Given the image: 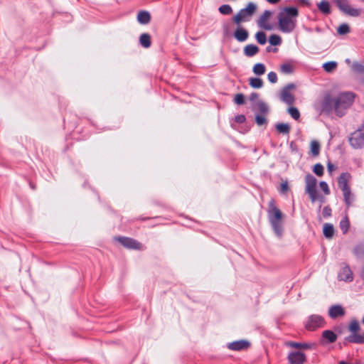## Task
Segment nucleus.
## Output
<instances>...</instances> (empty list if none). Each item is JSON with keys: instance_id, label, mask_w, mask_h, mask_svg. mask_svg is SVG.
Here are the masks:
<instances>
[{"instance_id": "1", "label": "nucleus", "mask_w": 364, "mask_h": 364, "mask_svg": "<svg viewBox=\"0 0 364 364\" xmlns=\"http://www.w3.org/2000/svg\"><path fill=\"white\" fill-rule=\"evenodd\" d=\"M298 15L299 11L296 7H284L277 16L279 30L285 33H291L296 25V21L293 18H296Z\"/></svg>"}, {"instance_id": "2", "label": "nucleus", "mask_w": 364, "mask_h": 364, "mask_svg": "<svg viewBox=\"0 0 364 364\" xmlns=\"http://www.w3.org/2000/svg\"><path fill=\"white\" fill-rule=\"evenodd\" d=\"M267 217L275 235L281 237L284 231L282 223L283 213L280 209L275 205L274 199H271L268 203Z\"/></svg>"}, {"instance_id": "3", "label": "nucleus", "mask_w": 364, "mask_h": 364, "mask_svg": "<svg viewBox=\"0 0 364 364\" xmlns=\"http://www.w3.org/2000/svg\"><path fill=\"white\" fill-rule=\"evenodd\" d=\"M355 95L352 92L340 93L335 97V113L341 117L346 114V110L353 104Z\"/></svg>"}, {"instance_id": "4", "label": "nucleus", "mask_w": 364, "mask_h": 364, "mask_svg": "<svg viewBox=\"0 0 364 364\" xmlns=\"http://www.w3.org/2000/svg\"><path fill=\"white\" fill-rule=\"evenodd\" d=\"M257 9V4L253 2H249L245 8L238 11V12L232 18V21L236 26L242 23L248 22L251 20Z\"/></svg>"}, {"instance_id": "5", "label": "nucleus", "mask_w": 364, "mask_h": 364, "mask_svg": "<svg viewBox=\"0 0 364 364\" xmlns=\"http://www.w3.org/2000/svg\"><path fill=\"white\" fill-rule=\"evenodd\" d=\"M348 328L351 334L344 338V346H346L348 343L364 344V333L363 334L358 333L360 326L356 319H353L350 321Z\"/></svg>"}, {"instance_id": "6", "label": "nucleus", "mask_w": 364, "mask_h": 364, "mask_svg": "<svg viewBox=\"0 0 364 364\" xmlns=\"http://www.w3.org/2000/svg\"><path fill=\"white\" fill-rule=\"evenodd\" d=\"M114 240L119 242L124 247L128 250H142L143 245L138 240L126 236H115Z\"/></svg>"}, {"instance_id": "7", "label": "nucleus", "mask_w": 364, "mask_h": 364, "mask_svg": "<svg viewBox=\"0 0 364 364\" xmlns=\"http://www.w3.org/2000/svg\"><path fill=\"white\" fill-rule=\"evenodd\" d=\"M326 321L323 316L318 314H311L307 317L304 323L306 330L314 331L319 328L324 327Z\"/></svg>"}, {"instance_id": "8", "label": "nucleus", "mask_w": 364, "mask_h": 364, "mask_svg": "<svg viewBox=\"0 0 364 364\" xmlns=\"http://www.w3.org/2000/svg\"><path fill=\"white\" fill-rule=\"evenodd\" d=\"M335 98L332 97L330 93H327L324 95L323 100L320 102L319 112L321 114H325L329 115L335 112Z\"/></svg>"}, {"instance_id": "9", "label": "nucleus", "mask_w": 364, "mask_h": 364, "mask_svg": "<svg viewBox=\"0 0 364 364\" xmlns=\"http://www.w3.org/2000/svg\"><path fill=\"white\" fill-rule=\"evenodd\" d=\"M333 2L341 12L348 16L358 17L360 15V10L351 7L348 0H333Z\"/></svg>"}, {"instance_id": "10", "label": "nucleus", "mask_w": 364, "mask_h": 364, "mask_svg": "<svg viewBox=\"0 0 364 364\" xmlns=\"http://www.w3.org/2000/svg\"><path fill=\"white\" fill-rule=\"evenodd\" d=\"M350 146L355 149L364 147V125L350 134L348 139Z\"/></svg>"}, {"instance_id": "11", "label": "nucleus", "mask_w": 364, "mask_h": 364, "mask_svg": "<svg viewBox=\"0 0 364 364\" xmlns=\"http://www.w3.org/2000/svg\"><path fill=\"white\" fill-rule=\"evenodd\" d=\"M295 85L294 83H289L285 85L281 92V100L287 105H292L295 101L294 96L290 92V90L294 89Z\"/></svg>"}, {"instance_id": "12", "label": "nucleus", "mask_w": 364, "mask_h": 364, "mask_svg": "<svg viewBox=\"0 0 364 364\" xmlns=\"http://www.w3.org/2000/svg\"><path fill=\"white\" fill-rule=\"evenodd\" d=\"M289 364H304L306 361V355L301 351H291L287 356Z\"/></svg>"}, {"instance_id": "13", "label": "nucleus", "mask_w": 364, "mask_h": 364, "mask_svg": "<svg viewBox=\"0 0 364 364\" xmlns=\"http://www.w3.org/2000/svg\"><path fill=\"white\" fill-rule=\"evenodd\" d=\"M272 11L270 10H265L257 21V23L259 27L266 31H272L273 29V26L267 23V19L272 16Z\"/></svg>"}, {"instance_id": "14", "label": "nucleus", "mask_w": 364, "mask_h": 364, "mask_svg": "<svg viewBox=\"0 0 364 364\" xmlns=\"http://www.w3.org/2000/svg\"><path fill=\"white\" fill-rule=\"evenodd\" d=\"M249 31L241 24L237 26L236 29L232 33V36L238 42L242 43L246 41L249 38Z\"/></svg>"}, {"instance_id": "15", "label": "nucleus", "mask_w": 364, "mask_h": 364, "mask_svg": "<svg viewBox=\"0 0 364 364\" xmlns=\"http://www.w3.org/2000/svg\"><path fill=\"white\" fill-rule=\"evenodd\" d=\"M251 343L247 340H238L235 341L227 344L228 349L234 351H240L242 350L247 349L250 346Z\"/></svg>"}, {"instance_id": "16", "label": "nucleus", "mask_w": 364, "mask_h": 364, "mask_svg": "<svg viewBox=\"0 0 364 364\" xmlns=\"http://www.w3.org/2000/svg\"><path fill=\"white\" fill-rule=\"evenodd\" d=\"M338 279L346 282H350L353 280V272L348 264L341 268L338 274Z\"/></svg>"}, {"instance_id": "17", "label": "nucleus", "mask_w": 364, "mask_h": 364, "mask_svg": "<svg viewBox=\"0 0 364 364\" xmlns=\"http://www.w3.org/2000/svg\"><path fill=\"white\" fill-rule=\"evenodd\" d=\"M337 335L332 330H325L322 332L320 343L322 345L333 343L337 340Z\"/></svg>"}, {"instance_id": "18", "label": "nucleus", "mask_w": 364, "mask_h": 364, "mask_svg": "<svg viewBox=\"0 0 364 364\" xmlns=\"http://www.w3.org/2000/svg\"><path fill=\"white\" fill-rule=\"evenodd\" d=\"M328 314L331 318L335 319L343 316L346 314V310L342 305L334 304L329 307Z\"/></svg>"}, {"instance_id": "19", "label": "nucleus", "mask_w": 364, "mask_h": 364, "mask_svg": "<svg viewBox=\"0 0 364 364\" xmlns=\"http://www.w3.org/2000/svg\"><path fill=\"white\" fill-rule=\"evenodd\" d=\"M351 178V175L348 172L342 173L338 178V187L341 191H346L350 189L348 186V181Z\"/></svg>"}, {"instance_id": "20", "label": "nucleus", "mask_w": 364, "mask_h": 364, "mask_svg": "<svg viewBox=\"0 0 364 364\" xmlns=\"http://www.w3.org/2000/svg\"><path fill=\"white\" fill-rule=\"evenodd\" d=\"M318 11L325 16H328L331 14V4L327 0H321L316 4Z\"/></svg>"}, {"instance_id": "21", "label": "nucleus", "mask_w": 364, "mask_h": 364, "mask_svg": "<svg viewBox=\"0 0 364 364\" xmlns=\"http://www.w3.org/2000/svg\"><path fill=\"white\" fill-rule=\"evenodd\" d=\"M259 51V48L255 44H248L243 48L244 55L251 58L257 55Z\"/></svg>"}, {"instance_id": "22", "label": "nucleus", "mask_w": 364, "mask_h": 364, "mask_svg": "<svg viewBox=\"0 0 364 364\" xmlns=\"http://www.w3.org/2000/svg\"><path fill=\"white\" fill-rule=\"evenodd\" d=\"M151 14L147 11H140L136 16L137 21L141 25L148 24L151 21Z\"/></svg>"}, {"instance_id": "23", "label": "nucleus", "mask_w": 364, "mask_h": 364, "mask_svg": "<svg viewBox=\"0 0 364 364\" xmlns=\"http://www.w3.org/2000/svg\"><path fill=\"white\" fill-rule=\"evenodd\" d=\"M306 188L305 191L315 190L316 189V178L311 175L308 173L305 176Z\"/></svg>"}, {"instance_id": "24", "label": "nucleus", "mask_w": 364, "mask_h": 364, "mask_svg": "<svg viewBox=\"0 0 364 364\" xmlns=\"http://www.w3.org/2000/svg\"><path fill=\"white\" fill-rule=\"evenodd\" d=\"M343 200L347 208H349L355 200L354 195L351 193L350 188L348 190L343 191Z\"/></svg>"}, {"instance_id": "25", "label": "nucleus", "mask_w": 364, "mask_h": 364, "mask_svg": "<svg viewBox=\"0 0 364 364\" xmlns=\"http://www.w3.org/2000/svg\"><path fill=\"white\" fill-rule=\"evenodd\" d=\"M139 43L144 48H148L151 45V36L147 33H144L139 36Z\"/></svg>"}, {"instance_id": "26", "label": "nucleus", "mask_w": 364, "mask_h": 364, "mask_svg": "<svg viewBox=\"0 0 364 364\" xmlns=\"http://www.w3.org/2000/svg\"><path fill=\"white\" fill-rule=\"evenodd\" d=\"M323 234L327 239H331L334 235V228L331 223H325L323 226Z\"/></svg>"}, {"instance_id": "27", "label": "nucleus", "mask_w": 364, "mask_h": 364, "mask_svg": "<svg viewBox=\"0 0 364 364\" xmlns=\"http://www.w3.org/2000/svg\"><path fill=\"white\" fill-rule=\"evenodd\" d=\"M275 128L279 133L283 134H289L290 132V126L287 123H277Z\"/></svg>"}, {"instance_id": "28", "label": "nucleus", "mask_w": 364, "mask_h": 364, "mask_svg": "<svg viewBox=\"0 0 364 364\" xmlns=\"http://www.w3.org/2000/svg\"><path fill=\"white\" fill-rule=\"evenodd\" d=\"M257 43L259 45H264L267 41V34L263 31H257L255 35Z\"/></svg>"}, {"instance_id": "29", "label": "nucleus", "mask_w": 364, "mask_h": 364, "mask_svg": "<svg viewBox=\"0 0 364 364\" xmlns=\"http://www.w3.org/2000/svg\"><path fill=\"white\" fill-rule=\"evenodd\" d=\"M263 80L259 77H250L249 85L252 88L259 89L263 87Z\"/></svg>"}, {"instance_id": "30", "label": "nucleus", "mask_w": 364, "mask_h": 364, "mask_svg": "<svg viewBox=\"0 0 364 364\" xmlns=\"http://www.w3.org/2000/svg\"><path fill=\"white\" fill-rule=\"evenodd\" d=\"M253 73L258 76L262 75L266 71L265 65L262 63H257L252 68Z\"/></svg>"}, {"instance_id": "31", "label": "nucleus", "mask_w": 364, "mask_h": 364, "mask_svg": "<svg viewBox=\"0 0 364 364\" xmlns=\"http://www.w3.org/2000/svg\"><path fill=\"white\" fill-rule=\"evenodd\" d=\"M339 227L343 234L348 232L350 228V222L347 215L341 219L339 223Z\"/></svg>"}, {"instance_id": "32", "label": "nucleus", "mask_w": 364, "mask_h": 364, "mask_svg": "<svg viewBox=\"0 0 364 364\" xmlns=\"http://www.w3.org/2000/svg\"><path fill=\"white\" fill-rule=\"evenodd\" d=\"M282 40L281 36L277 34H272L269 37V43L271 46H277L282 44Z\"/></svg>"}, {"instance_id": "33", "label": "nucleus", "mask_w": 364, "mask_h": 364, "mask_svg": "<svg viewBox=\"0 0 364 364\" xmlns=\"http://www.w3.org/2000/svg\"><path fill=\"white\" fill-rule=\"evenodd\" d=\"M218 11L222 15H230L232 13V8L229 4H223L218 8Z\"/></svg>"}, {"instance_id": "34", "label": "nucleus", "mask_w": 364, "mask_h": 364, "mask_svg": "<svg viewBox=\"0 0 364 364\" xmlns=\"http://www.w3.org/2000/svg\"><path fill=\"white\" fill-rule=\"evenodd\" d=\"M350 29L348 23H343L341 24L337 28V33L338 35L343 36L350 33Z\"/></svg>"}, {"instance_id": "35", "label": "nucleus", "mask_w": 364, "mask_h": 364, "mask_svg": "<svg viewBox=\"0 0 364 364\" xmlns=\"http://www.w3.org/2000/svg\"><path fill=\"white\" fill-rule=\"evenodd\" d=\"M351 69L353 72L358 74L364 73V65L359 62H353L351 65Z\"/></svg>"}, {"instance_id": "36", "label": "nucleus", "mask_w": 364, "mask_h": 364, "mask_svg": "<svg viewBox=\"0 0 364 364\" xmlns=\"http://www.w3.org/2000/svg\"><path fill=\"white\" fill-rule=\"evenodd\" d=\"M337 63L336 61H328L323 64V68L325 71L330 73L337 67Z\"/></svg>"}, {"instance_id": "37", "label": "nucleus", "mask_w": 364, "mask_h": 364, "mask_svg": "<svg viewBox=\"0 0 364 364\" xmlns=\"http://www.w3.org/2000/svg\"><path fill=\"white\" fill-rule=\"evenodd\" d=\"M310 148H311V154L313 156H316L319 154L320 144L317 141H312L311 143Z\"/></svg>"}, {"instance_id": "38", "label": "nucleus", "mask_w": 364, "mask_h": 364, "mask_svg": "<svg viewBox=\"0 0 364 364\" xmlns=\"http://www.w3.org/2000/svg\"><path fill=\"white\" fill-rule=\"evenodd\" d=\"M312 171L317 176L320 177L323 175L324 168L321 164L317 163L314 166Z\"/></svg>"}, {"instance_id": "39", "label": "nucleus", "mask_w": 364, "mask_h": 364, "mask_svg": "<svg viewBox=\"0 0 364 364\" xmlns=\"http://www.w3.org/2000/svg\"><path fill=\"white\" fill-rule=\"evenodd\" d=\"M281 71L285 74H291L294 71V68L290 63H283L280 66Z\"/></svg>"}, {"instance_id": "40", "label": "nucleus", "mask_w": 364, "mask_h": 364, "mask_svg": "<svg viewBox=\"0 0 364 364\" xmlns=\"http://www.w3.org/2000/svg\"><path fill=\"white\" fill-rule=\"evenodd\" d=\"M288 113L295 120H298L300 118V112H299V109L295 107H289Z\"/></svg>"}, {"instance_id": "41", "label": "nucleus", "mask_w": 364, "mask_h": 364, "mask_svg": "<svg viewBox=\"0 0 364 364\" xmlns=\"http://www.w3.org/2000/svg\"><path fill=\"white\" fill-rule=\"evenodd\" d=\"M233 101L237 105H244L245 102V95L242 93H237L235 95Z\"/></svg>"}, {"instance_id": "42", "label": "nucleus", "mask_w": 364, "mask_h": 364, "mask_svg": "<svg viewBox=\"0 0 364 364\" xmlns=\"http://www.w3.org/2000/svg\"><path fill=\"white\" fill-rule=\"evenodd\" d=\"M290 346L296 348H304L309 349L311 348V344L308 343H297V342H291L290 343Z\"/></svg>"}, {"instance_id": "43", "label": "nucleus", "mask_w": 364, "mask_h": 364, "mask_svg": "<svg viewBox=\"0 0 364 364\" xmlns=\"http://www.w3.org/2000/svg\"><path fill=\"white\" fill-rule=\"evenodd\" d=\"M255 122L259 126H262L267 123V118L263 114H256L255 115Z\"/></svg>"}, {"instance_id": "44", "label": "nucleus", "mask_w": 364, "mask_h": 364, "mask_svg": "<svg viewBox=\"0 0 364 364\" xmlns=\"http://www.w3.org/2000/svg\"><path fill=\"white\" fill-rule=\"evenodd\" d=\"M257 105L258 109L262 114H267L269 112V107L265 102L260 101Z\"/></svg>"}, {"instance_id": "45", "label": "nucleus", "mask_w": 364, "mask_h": 364, "mask_svg": "<svg viewBox=\"0 0 364 364\" xmlns=\"http://www.w3.org/2000/svg\"><path fill=\"white\" fill-rule=\"evenodd\" d=\"M353 252L356 256H360L364 255V243H360L357 245L354 249Z\"/></svg>"}, {"instance_id": "46", "label": "nucleus", "mask_w": 364, "mask_h": 364, "mask_svg": "<svg viewBox=\"0 0 364 364\" xmlns=\"http://www.w3.org/2000/svg\"><path fill=\"white\" fill-rule=\"evenodd\" d=\"M306 193L309 194L312 203L315 202L317 199H318V197L320 195H318V191L316 189L315 190H310V191H305Z\"/></svg>"}, {"instance_id": "47", "label": "nucleus", "mask_w": 364, "mask_h": 364, "mask_svg": "<svg viewBox=\"0 0 364 364\" xmlns=\"http://www.w3.org/2000/svg\"><path fill=\"white\" fill-rule=\"evenodd\" d=\"M230 22L225 21L222 24V31L224 36H229L230 35Z\"/></svg>"}, {"instance_id": "48", "label": "nucleus", "mask_w": 364, "mask_h": 364, "mask_svg": "<svg viewBox=\"0 0 364 364\" xmlns=\"http://www.w3.org/2000/svg\"><path fill=\"white\" fill-rule=\"evenodd\" d=\"M319 186L325 195L330 194L331 191H330L328 185L326 181H320Z\"/></svg>"}, {"instance_id": "49", "label": "nucleus", "mask_w": 364, "mask_h": 364, "mask_svg": "<svg viewBox=\"0 0 364 364\" xmlns=\"http://www.w3.org/2000/svg\"><path fill=\"white\" fill-rule=\"evenodd\" d=\"M267 79L269 82L274 84L277 82V75L275 72L271 71L267 75Z\"/></svg>"}, {"instance_id": "50", "label": "nucleus", "mask_w": 364, "mask_h": 364, "mask_svg": "<svg viewBox=\"0 0 364 364\" xmlns=\"http://www.w3.org/2000/svg\"><path fill=\"white\" fill-rule=\"evenodd\" d=\"M332 210L329 205L324 206L322 210L323 218H327L331 216Z\"/></svg>"}, {"instance_id": "51", "label": "nucleus", "mask_w": 364, "mask_h": 364, "mask_svg": "<svg viewBox=\"0 0 364 364\" xmlns=\"http://www.w3.org/2000/svg\"><path fill=\"white\" fill-rule=\"evenodd\" d=\"M246 117L244 114H237L235 117L234 121L238 124H242L245 122Z\"/></svg>"}, {"instance_id": "52", "label": "nucleus", "mask_w": 364, "mask_h": 364, "mask_svg": "<svg viewBox=\"0 0 364 364\" xmlns=\"http://www.w3.org/2000/svg\"><path fill=\"white\" fill-rule=\"evenodd\" d=\"M288 190H289V186H288L287 182L285 181V182L282 183L280 185V190H279L280 192L285 193L287 192Z\"/></svg>"}, {"instance_id": "53", "label": "nucleus", "mask_w": 364, "mask_h": 364, "mask_svg": "<svg viewBox=\"0 0 364 364\" xmlns=\"http://www.w3.org/2000/svg\"><path fill=\"white\" fill-rule=\"evenodd\" d=\"M338 364H364V361L361 360H356L354 363H348L345 360H341Z\"/></svg>"}, {"instance_id": "54", "label": "nucleus", "mask_w": 364, "mask_h": 364, "mask_svg": "<svg viewBox=\"0 0 364 364\" xmlns=\"http://www.w3.org/2000/svg\"><path fill=\"white\" fill-rule=\"evenodd\" d=\"M258 97H259V95L257 92H252L250 95V100L253 102Z\"/></svg>"}, {"instance_id": "55", "label": "nucleus", "mask_w": 364, "mask_h": 364, "mask_svg": "<svg viewBox=\"0 0 364 364\" xmlns=\"http://www.w3.org/2000/svg\"><path fill=\"white\" fill-rule=\"evenodd\" d=\"M272 46L270 45L266 48L267 53H271V52L276 53L277 51V48H273Z\"/></svg>"}, {"instance_id": "56", "label": "nucleus", "mask_w": 364, "mask_h": 364, "mask_svg": "<svg viewBox=\"0 0 364 364\" xmlns=\"http://www.w3.org/2000/svg\"><path fill=\"white\" fill-rule=\"evenodd\" d=\"M335 166L332 164L331 162H328L327 164V169L329 172L332 171L335 168Z\"/></svg>"}, {"instance_id": "57", "label": "nucleus", "mask_w": 364, "mask_h": 364, "mask_svg": "<svg viewBox=\"0 0 364 364\" xmlns=\"http://www.w3.org/2000/svg\"><path fill=\"white\" fill-rule=\"evenodd\" d=\"M300 1L308 7L311 6L309 0H300Z\"/></svg>"}, {"instance_id": "58", "label": "nucleus", "mask_w": 364, "mask_h": 364, "mask_svg": "<svg viewBox=\"0 0 364 364\" xmlns=\"http://www.w3.org/2000/svg\"><path fill=\"white\" fill-rule=\"evenodd\" d=\"M268 3L271 4H278L281 0H266Z\"/></svg>"}, {"instance_id": "59", "label": "nucleus", "mask_w": 364, "mask_h": 364, "mask_svg": "<svg viewBox=\"0 0 364 364\" xmlns=\"http://www.w3.org/2000/svg\"><path fill=\"white\" fill-rule=\"evenodd\" d=\"M290 148L293 151L296 149V144H295V143L294 141H291L290 143Z\"/></svg>"}, {"instance_id": "60", "label": "nucleus", "mask_w": 364, "mask_h": 364, "mask_svg": "<svg viewBox=\"0 0 364 364\" xmlns=\"http://www.w3.org/2000/svg\"><path fill=\"white\" fill-rule=\"evenodd\" d=\"M360 277L363 282V284H364V264H363V267L361 269V272H360Z\"/></svg>"}, {"instance_id": "61", "label": "nucleus", "mask_w": 364, "mask_h": 364, "mask_svg": "<svg viewBox=\"0 0 364 364\" xmlns=\"http://www.w3.org/2000/svg\"><path fill=\"white\" fill-rule=\"evenodd\" d=\"M321 203H323L324 202V197L321 195L319 196L318 199Z\"/></svg>"}, {"instance_id": "62", "label": "nucleus", "mask_w": 364, "mask_h": 364, "mask_svg": "<svg viewBox=\"0 0 364 364\" xmlns=\"http://www.w3.org/2000/svg\"><path fill=\"white\" fill-rule=\"evenodd\" d=\"M345 62H346V63L349 65L350 63V60L349 58H347L345 60Z\"/></svg>"}, {"instance_id": "63", "label": "nucleus", "mask_w": 364, "mask_h": 364, "mask_svg": "<svg viewBox=\"0 0 364 364\" xmlns=\"http://www.w3.org/2000/svg\"><path fill=\"white\" fill-rule=\"evenodd\" d=\"M146 219H147V218H140V220H146Z\"/></svg>"}, {"instance_id": "64", "label": "nucleus", "mask_w": 364, "mask_h": 364, "mask_svg": "<svg viewBox=\"0 0 364 364\" xmlns=\"http://www.w3.org/2000/svg\"><path fill=\"white\" fill-rule=\"evenodd\" d=\"M231 127H234V124L232 123H231Z\"/></svg>"}]
</instances>
